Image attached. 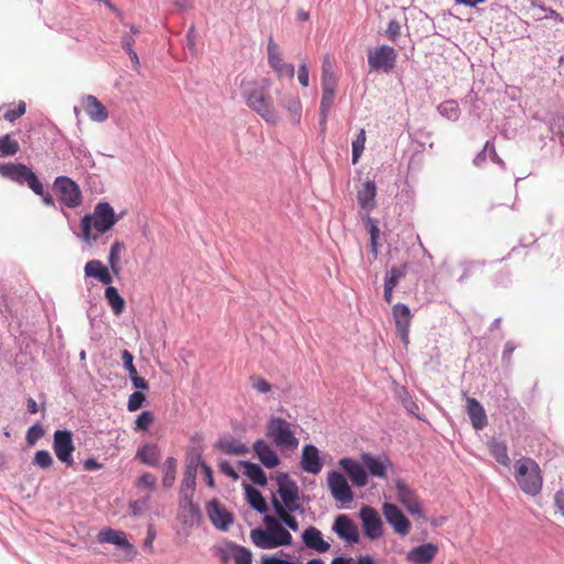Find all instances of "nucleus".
I'll return each instance as SVG.
<instances>
[{
  "label": "nucleus",
  "instance_id": "nucleus-62",
  "mask_svg": "<svg viewBox=\"0 0 564 564\" xmlns=\"http://www.w3.org/2000/svg\"><path fill=\"white\" fill-rule=\"evenodd\" d=\"M134 37L132 36V34H129V33H124L121 37V46L122 48L124 50L126 53H129L131 51H133V45H134Z\"/></svg>",
  "mask_w": 564,
  "mask_h": 564
},
{
  "label": "nucleus",
  "instance_id": "nucleus-6",
  "mask_svg": "<svg viewBox=\"0 0 564 564\" xmlns=\"http://www.w3.org/2000/svg\"><path fill=\"white\" fill-rule=\"evenodd\" d=\"M0 175L20 185L26 184L35 194H42V183L25 164L2 163L0 164Z\"/></svg>",
  "mask_w": 564,
  "mask_h": 564
},
{
  "label": "nucleus",
  "instance_id": "nucleus-13",
  "mask_svg": "<svg viewBox=\"0 0 564 564\" xmlns=\"http://www.w3.org/2000/svg\"><path fill=\"white\" fill-rule=\"evenodd\" d=\"M381 510L387 523L390 524L395 534L400 536H406L410 534V520L401 512L399 507L391 502H384Z\"/></svg>",
  "mask_w": 564,
  "mask_h": 564
},
{
  "label": "nucleus",
  "instance_id": "nucleus-33",
  "mask_svg": "<svg viewBox=\"0 0 564 564\" xmlns=\"http://www.w3.org/2000/svg\"><path fill=\"white\" fill-rule=\"evenodd\" d=\"M238 464L240 466L245 467V474L247 477L250 478L251 481L256 486H265L267 485V477L264 471L256 464V463H249L241 460Z\"/></svg>",
  "mask_w": 564,
  "mask_h": 564
},
{
  "label": "nucleus",
  "instance_id": "nucleus-56",
  "mask_svg": "<svg viewBox=\"0 0 564 564\" xmlns=\"http://www.w3.org/2000/svg\"><path fill=\"white\" fill-rule=\"evenodd\" d=\"M251 386L260 393H270L271 391V384L262 377L253 378V384Z\"/></svg>",
  "mask_w": 564,
  "mask_h": 564
},
{
  "label": "nucleus",
  "instance_id": "nucleus-38",
  "mask_svg": "<svg viewBox=\"0 0 564 564\" xmlns=\"http://www.w3.org/2000/svg\"><path fill=\"white\" fill-rule=\"evenodd\" d=\"M176 479V459L175 457H167L163 463V477L162 486L171 488L175 484Z\"/></svg>",
  "mask_w": 564,
  "mask_h": 564
},
{
  "label": "nucleus",
  "instance_id": "nucleus-60",
  "mask_svg": "<svg viewBox=\"0 0 564 564\" xmlns=\"http://www.w3.org/2000/svg\"><path fill=\"white\" fill-rule=\"evenodd\" d=\"M554 507L558 513L564 517V488L555 491Z\"/></svg>",
  "mask_w": 564,
  "mask_h": 564
},
{
  "label": "nucleus",
  "instance_id": "nucleus-23",
  "mask_svg": "<svg viewBox=\"0 0 564 564\" xmlns=\"http://www.w3.org/2000/svg\"><path fill=\"white\" fill-rule=\"evenodd\" d=\"M302 543L307 550L317 553H327L330 550L329 542L323 538L322 531L315 527H308L302 532Z\"/></svg>",
  "mask_w": 564,
  "mask_h": 564
},
{
  "label": "nucleus",
  "instance_id": "nucleus-39",
  "mask_svg": "<svg viewBox=\"0 0 564 564\" xmlns=\"http://www.w3.org/2000/svg\"><path fill=\"white\" fill-rule=\"evenodd\" d=\"M105 296L109 305L111 306L113 314H121L124 307V300L119 294L118 290L115 286L109 285L105 291Z\"/></svg>",
  "mask_w": 564,
  "mask_h": 564
},
{
  "label": "nucleus",
  "instance_id": "nucleus-53",
  "mask_svg": "<svg viewBox=\"0 0 564 564\" xmlns=\"http://www.w3.org/2000/svg\"><path fill=\"white\" fill-rule=\"evenodd\" d=\"M121 361H123V367L129 375H138V370L133 365V355L129 350H123L121 352Z\"/></svg>",
  "mask_w": 564,
  "mask_h": 564
},
{
  "label": "nucleus",
  "instance_id": "nucleus-45",
  "mask_svg": "<svg viewBox=\"0 0 564 564\" xmlns=\"http://www.w3.org/2000/svg\"><path fill=\"white\" fill-rule=\"evenodd\" d=\"M366 131L361 129L355 140L352 141V163L356 164L365 150Z\"/></svg>",
  "mask_w": 564,
  "mask_h": 564
},
{
  "label": "nucleus",
  "instance_id": "nucleus-11",
  "mask_svg": "<svg viewBox=\"0 0 564 564\" xmlns=\"http://www.w3.org/2000/svg\"><path fill=\"white\" fill-rule=\"evenodd\" d=\"M359 519H361L362 532L367 539L377 541L383 535V524L377 510L370 506H364L359 509Z\"/></svg>",
  "mask_w": 564,
  "mask_h": 564
},
{
  "label": "nucleus",
  "instance_id": "nucleus-40",
  "mask_svg": "<svg viewBox=\"0 0 564 564\" xmlns=\"http://www.w3.org/2000/svg\"><path fill=\"white\" fill-rule=\"evenodd\" d=\"M137 457L148 466H155L159 460V451L154 445H144L138 449Z\"/></svg>",
  "mask_w": 564,
  "mask_h": 564
},
{
  "label": "nucleus",
  "instance_id": "nucleus-19",
  "mask_svg": "<svg viewBox=\"0 0 564 564\" xmlns=\"http://www.w3.org/2000/svg\"><path fill=\"white\" fill-rule=\"evenodd\" d=\"M219 558H221L223 564H227L230 561L234 564H251L252 555L250 550L245 546L228 544L219 550Z\"/></svg>",
  "mask_w": 564,
  "mask_h": 564
},
{
  "label": "nucleus",
  "instance_id": "nucleus-32",
  "mask_svg": "<svg viewBox=\"0 0 564 564\" xmlns=\"http://www.w3.org/2000/svg\"><path fill=\"white\" fill-rule=\"evenodd\" d=\"M217 448L228 455H242L248 452L245 444L234 440L232 437H224L218 441Z\"/></svg>",
  "mask_w": 564,
  "mask_h": 564
},
{
  "label": "nucleus",
  "instance_id": "nucleus-52",
  "mask_svg": "<svg viewBox=\"0 0 564 564\" xmlns=\"http://www.w3.org/2000/svg\"><path fill=\"white\" fill-rule=\"evenodd\" d=\"M145 397L141 392H134L130 394L128 401V411L134 412L140 409V406L144 403Z\"/></svg>",
  "mask_w": 564,
  "mask_h": 564
},
{
  "label": "nucleus",
  "instance_id": "nucleus-42",
  "mask_svg": "<svg viewBox=\"0 0 564 564\" xmlns=\"http://www.w3.org/2000/svg\"><path fill=\"white\" fill-rule=\"evenodd\" d=\"M337 78L332 70L330 64L325 61L322 66V89L323 90H336Z\"/></svg>",
  "mask_w": 564,
  "mask_h": 564
},
{
  "label": "nucleus",
  "instance_id": "nucleus-4",
  "mask_svg": "<svg viewBox=\"0 0 564 564\" xmlns=\"http://www.w3.org/2000/svg\"><path fill=\"white\" fill-rule=\"evenodd\" d=\"M513 478L521 491L530 497L539 496L544 484L540 466L529 456H522L513 463Z\"/></svg>",
  "mask_w": 564,
  "mask_h": 564
},
{
  "label": "nucleus",
  "instance_id": "nucleus-9",
  "mask_svg": "<svg viewBox=\"0 0 564 564\" xmlns=\"http://www.w3.org/2000/svg\"><path fill=\"white\" fill-rule=\"evenodd\" d=\"M61 203L68 208H76L82 204L83 196L79 186L68 176H57L53 184Z\"/></svg>",
  "mask_w": 564,
  "mask_h": 564
},
{
  "label": "nucleus",
  "instance_id": "nucleus-14",
  "mask_svg": "<svg viewBox=\"0 0 564 564\" xmlns=\"http://www.w3.org/2000/svg\"><path fill=\"white\" fill-rule=\"evenodd\" d=\"M395 491L397 500L403 505L409 514L424 519L423 507L421 506L419 497L415 495L413 489L406 486L403 481L397 480Z\"/></svg>",
  "mask_w": 564,
  "mask_h": 564
},
{
  "label": "nucleus",
  "instance_id": "nucleus-2",
  "mask_svg": "<svg viewBox=\"0 0 564 564\" xmlns=\"http://www.w3.org/2000/svg\"><path fill=\"white\" fill-rule=\"evenodd\" d=\"M264 529L251 530L250 539L260 550H274L280 546L292 545V534L283 527L280 516H264Z\"/></svg>",
  "mask_w": 564,
  "mask_h": 564
},
{
  "label": "nucleus",
  "instance_id": "nucleus-57",
  "mask_svg": "<svg viewBox=\"0 0 564 564\" xmlns=\"http://www.w3.org/2000/svg\"><path fill=\"white\" fill-rule=\"evenodd\" d=\"M218 468H219V471H221V474L227 475L228 478H231L234 481H237L238 474L234 469V467L231 466L230 463L224 460L218 464Z\"/></svg>",
  "mask_w": 564,
  "mask_h": 564
},
{
  "label": "nucleus",
  "instance_id": "nucleus-15",
  "mask_svg": "<svg viewBox=\"0 0 564 564\" xmlns=\"http://www.w3.org/2000/svg\"><path fill=\"white\" fill-rule=\"evenodd\" d=\"M333 532L349 545L359 543L358 527L352 520H350L348 514L343 513L335 517Z\"/></svg>",
  "mask_w": 564,
  "mask_h": 564
},
{
  "label": "nucleus",
  "instance_id": "nucleus-31",
  "mask_svg": "<svg viewBox=\"0 0 564 564\" xmlns=\"http://www.w3.org/2000/svg\"><path fill=\"white\" fill-rule=\"evenodd\" d=\"M489 454L503 467H508L510 464V459L508 456V445L505 441H499L498 438H491L488 442Z\"/></svg>",
  "mask_w": 564,
  "mask_h": 564
},
{
  "label": "nucleus",
  "instance_id": "nucleus-55",
  "mask_svg": "<svg viewBox=\"0 0 564 564\" xmlns=\"http://www.w3.org/2000/svg\"><path fill=\"white\" fill-rule=\"evenodd\" d=\"M138 487L153 490L155 487V477L153 474L144 473L138 479Z\"/></svg>",
  "mask_w": 564,
  "mask_h": 564
},
{
  "label": "nucleus",
  "instance_id": "nucleus-17",
  "mask_svg": "<svg viewBox=\"0 0 564 564\" xmlns=\"http://www.w3.org/2000/svg\"><path fill=\"white\" fill-rule=\"evenodd\" d=\"M268 63L279 74V76H285L289 78L294 77V65L283 62L282 55L279 52V46L272 36L268 40Z\"/></svg>",
  "mask_w": 564,
  "mask_h": 564
},
{
  "label": "nucleus",
  "instance_id": "nucleus-63",
  "mask_svg": "<svg viewBox=\"0 0 564 564\" xmlns=\"http://www.w3.org/2000/svg\"><path fill=\"white\" fill-rule=\"evenodd\" d=\"M199 465H200V468H203V471H204V475H205V482H207V486L209 488H214L215 487V482H214L213 469L208 465H206L204 463L199 462Z\"/></svg>",
  "mask_w": 564,
  "mask_h": 564
},
{
  "label": "nucleus",
  "instance_id": "nucleus-22",
  "mask_svg": "<svg viewBox=\"0 0 564 564\" xmlns=\"http://www.w3.org/2000/svg\"><path fill=\"white\" fill-rule=\"evenodd\" d=\"M438 546L437 544L426 543L420 544L419 546L413 547L405 555V561L412 564H431L435 556H437Z\"/></svg>",
  "mask_w": 564,
  "mask_h": 564
},
{
  "label": "nucleus",
  "instance_id": "nucleus-37",
  "mask_svg": "<svg viewBox=\"0 0 564 564\" xmlns=\"http://www.w3.org/2000/svg\"><path fill=\"white\" fill-rule=\"evenodd\" d=\"M335 99V90H323L319 106V124L325 128L328 112L333 107Z\"/></svg>",
  "mask_w": 564,
  "mask_h": 564
},
{
  "label": "nucleus",
  "instance_id": "nucleus-36",
  "mask_svg": "<svg viewBox=\"0 0 564 564\" xmlns=\"http://www.w3.org/2000/svg\"><path fill=\"white\" fill-rule=\"evenodd\" d=\"M438 113L451 120L457 121L460 117V108L458 102L454 99L445 100L437 106Z\"/></svg>",
  "mask_w": 564,
  "mask_h": 564
},
{
  "label": "nucleus",
  "instance_id": "nucleus-27",
  "mask_svg": "<svg viewBox=\"0 0 564 564\" xmlns=\"http://www.w3.org/2000/svg\"><path fill=\"white\" fill-rule=\"evenodd\" d=\"M466 411L474 429L482 430L488 425V416H486L484 406L476 399L469 398L466 400Z\"/></svg>",
  "mask_w": 564,
  "mask_h": 564
},
{
  "label": "nucleus",
  "instance_id": "nucleus-3",
  "mask_svg": "<svg viewBox=\"0 0 564 564\" xmlns=\"http://www.w3.org/2000/svg\"><path fill=\"white\" fill-rule=\"evenodd\" d=\"M118 221L112 206L107 202L96 204L93 214L85 215L80 220L82 238L90 243L97 239V235H93V228L97 234L109 231Z\"/></svg>",
  "mask_w": 564,
  "mask_h": 564
},
{
  "label": "nucleus",
  "instance_id": "nucleus-16",
  "mask_svg": "<svg viewBox=\"0 0 564 564\" xmlns=\"http://www.w3.org/2000/svg\"><path fill=\"white\" fill-rule=\"evenodd\" d=\"M328 487L330 495H333L334 499L341 503H350L354 499V494L351 492L348 480L345 479L344 475L333 470L328 474Z\"/></svg>",
  "mask_w": 564,
  "mask_h": 564
},
{
  "label": "nucleus",
  "instance_id": "nucleus-29",
  "mask_svg": "<svg viewBox=\"0 0 564 564\" xmlns=\"http://www.w3.org/2000/svg\"><path fill=\"white\" fill-rule=\"evenodd\" d=\"M377 195V186L373 181H366L362 188L357 193L359 206L365 210H371L375 207V197Z\"/></svg>",
  "mask_w": 564,
  "mask_h": 564
},
{
  "label": "nucleus",
  "instance_id": "nucleus-48",
  "mask_svg": "<svg viewBox=\"0 0 564 564\" xmlns=\"http://www.w3.org/2000/svg\"><path fill=\"white\" fill-rule=\"evenodd\" d=\"M397 336L404 346H409V319H395Z\"/></svg>",
  "mask_w": 564,
  "mask_h": 564
},
{
  "label": "nucleus",
  "instance_id": "nucleus-51",
  "mask_svg": "<svg viewBox=\"0 0 564 564\" xmlns=\"http://www.w3.org/2000/svg\"><path fill=\"white\" fill-rule=\"evenodd\" d=\"M43 435V429L40 423L33 424L30 429L26 431V442L28 445L33 446L39 438H41Z\"/></svg>",
  "mask_w": 564,
  "mask_h": 564
},
{
  "label": "nucleus",
  "instance_id": "nucleus-26",
  "mask_svg": "<svg viewBox=\"0 0 564 564\" xmlns=\"http://www.w3.org/2000/svg\"><path fill=\"white\" fill-rule=\"evenodd\" d=\"M83 108L93 121L105 122L109 117L107 108L93 95L83 98Z\"/></svg>",
  "mask_w": 564,
  "mask_h": 564
},
{
  "label": "nucleus",
  "instance_id": "nucleus-10",
  "mask_svg": "<svg viewBox=\"0 0 564 564\" xmlns=\"http://www.w3.org/2000/svg\"><path fill=\"white\" fill-rule=\"evenodd\" d=\"M199 466V455L186 459L184 477H182L180 496L181 505L192 507L195 494L196 469Z\"/></svg>",
  "mask_w": 564,
  "mask_h": 564
},
{
  "label": "nucleus",
  "instance_id": "nucleus-47",
  "mask_svg": "<svg viewBox=\"0 0 564 564\" xmlns=\"http://www.w3.org/2000/svg\"><path fill=\"white\" fill-rule=\"evenodd\" d=\"M53 463L54 460L52 459L50 452L45 449L37 451L35 456H33V464L41 468L47 469Z\"/></svg>",
  "mask_w": 564,
  "mask_h": 564
},
{
  "label": "nucleus",
  "instance_id": "nucleus-34",
  "mask_svg": "<svg viewBox=\"0 0 564 564\" xmlns=\"http://www.w3.org/2000/svg\"><path fill=\"white\" fill-rule=\"evenodd\" d=\"M404 274V269L398 267H393L387 272L384 279V297L387 301L391 300L393 289Z\"/></svg>",
  "mask_w": 564,
  "mask_h": 564
},
{
  "label": "nucleus",
  "instance_id": "nucleus-54",
  "mask_svg": "<svg viewBox=\"0 0 564 564\" xmlns=\"http://www.w3.org/2000/svg\"><path fill=\"white\" fill-rule=\"evenodd\" d=\"M491 141H487L482 150L475 156L473 163L477 167H481L487 161V155L490 153Z\"/></svg>",
  "mask_w": 564,
  "mask_h": 564
},
{
  "label": "nucleus",
  "instance_id": "nucleus-30",
  "mask_svg": "<svg viewBox=\"0 0 564 564\" xmlns=\"http://www.w3.org/2000/svg\"><path fill=\"white\" fill-rule=\"evenodd\" d=\"M85 275L98 279L101 283L109 285L112 278L109 270L99 260H90L85 264Z\"/></svg>",
  "mask_w": 564,
  "mask_h": 564
},
{
  "label": "nucleus",
  "instance_id": "nucleus-35",
  "mask_svg": "<svg viewBox=\"0 0 564 564\" xmlns=\"http://www.w3.org/2000/svg\"><path fill=\"white\" fill-rule=\"evenodd\" d=\"M247 502L250 503V507L256 509L257 512L263 514L269 510L267 507L265 500L262 497L261 492L248 485H245Z\"/></svg>",
  "mask_w": 564,
  "mask_h": 564
},
{
  "label": "nucleus",
  "instance_id": "nucleus-25",
  "mask_svg": "<svg viewBox=\"0 0 564 564\" xmlns=\"http://www.w3.org/2000/svg\"><path fill=\"white\" fill-rule=\"evenodd\" d=\"M254 455L268 468H275L280 464L279 456L264 440H257L253 445Z\"/></svg>",
  "mask_w": 564,
  "mask_h": 564
},
{
  "label": "nucleus",
  "instance_id": "nucleus-41",
  "mask_svg": "<svg viewBox=\"0 0 564 564\" xmlns=\"http://www.w3.org/2000/svg\"><path fill=\"white\" fill-rule=\"evenodd\" d=\"M20 151L19 142L10 134L0 137V158L13 156Z\"/></svg>",
  "mask_w": 564,
  "mask_h": 564
},
{
  "label": "nucleus",
  "instance_id": "nucleus-59",
  "mask_svg": "<svg viewBox=\"0 0 564 564\" xmlns=\"http://www.w3.org/2000/svg\"><path fill=\"white\" fill-rule=\"evenodd\" d=\"M297 79L303 87H307L310 84L308 67L306 63H302L299 67Z\"/></svg>",
  "mask_w": 564,
  "mask_h": 564
},
{
  "label": "nucleus",
  "instance_id": "nucleus-58",
  "mask_svg": "<svg viewBox=\"0 0 564 564\" xmlns=\"http://www.w3.org/2000/svg\"><path fill=\"white\" fill-rule=\"evenodd\" d=\"M400 24L397 20H391L388 24V28H387V36L391 40V41H395L397 37L400 35Z\"/></svg>",
  "mask_w": 564,
  "mask_h": 564
},
{
  "label": "nucleus",
  "instance_id": "nucleus-61",
  "mask_svg": "<svg viewBox=\"0 0 564 564\" xmlns=\"http://www.w3.org/2000/svg\"><path fill=\"white\" fill-rule=\"evenodd\" d=\"M129 378H130V381H132L134 389H142V390L149 389L148 381L144 380V378L139 377V373L129 375Z\"/></svg>",
  "mask_w": 564,
  "mask_h": 564
},
{
  "label": "nucleus",
  "instance_id": "nucleus-24",
  "mask_svg": "<svg viewBox=\"0 0 564 564\" xmlns=\"http://www.w3.org/2000/svg\"><path fill=\"white\" fill-rule=\"evenodd\" d=\"M323 467L318 449L314 445H305L302 449L301 468L302 470L317 475Z\"/></svg>",
  "mask_w": 564,
  "mask_h": 564
},
{
  "label": "nucleus",
  "instance_id": "nucleus-44",
  "mask_svg": "<svg viewBox=\"0 0 564 564\" xmlns=\"http://www.w3.org/2000/svg\"><path fill=\"white\" fill-rule=\"evenodd\" d=\"M123 248H124L123 243L118 240L115 241L110 247L108 262H109L111 271L115 274L119 273L120 269L118 267V261H119L120 252L123 250Z\"/></svg>",
  "mask_w": 564,
  "mask_h": 564
},
{
  "label": "nucleus",
  "instance_id": "nucleus-50",
  "mask_svg": "<svg viewBox=\"0 0 564 564\" xmlns=\"http://www.w3.org/2000/svg\"><path fill=\"white\" fill-rule=\"evenodd\" d=\"M25 111H26L25 102L20 101L15 108L7 110L4 112L3 118L9 122H13L18 118L22 117L25 113Z\"/></svg>",
  "mask_w": 564,
  "mask_h": 564
},
{
  "label": "nucleus",
  "instance_id": "nucleus-43",
  "mask_svg": "<svg viewBox=\"0 0 564 564\" xmlns=\"http://www.w3.org/2000/svg\"><path fill=\"white\" fill-rule=\"evenodd\" d=\"M284 108L290 115V120L297 124L301 120L302 104L297 97H290L283 102Z\"/></svg>",
  "mask_w": 564,
  "mask_h": 564
},
{
  "label": "nucleus",
  "instance_id": "nucleus-7",
  "mask_svg": "<svg viewBox=\"0 0 564 564\" xmlns=\"http://www.w3.org/2000/svg\"><path fill=\"white\" fill-rule=\"evenodd\" d=\"M265 435L275 446L296 449L299 446V440L292 431V424L282 417H271L268 423V431Z\"/></svg>",
  "mask_w": 564,
  "mask_h": 564
},
{
  "label": "nucleus",
  "instance_id": "nucleus-28",
  "mask_svg": "<svg viewBox=\"0 0 564 564\" xmlns=\"http://www.w3.org/2000/svg\"><path fill=\"white\" fill-rule=\"evenodd\" d=\"M361 460L370 475L377 478H387V464L388 459L377 458L368 453H362Z\"/></svg>",
  "mask_w": 564,
  "mask_h": 564
},
{
  "label": "nucleus",
  "instance_id": "nucleus-49",
  "mask_svg": "<svg viewBox=\"0 0 564 564\" xmlns=\"http://www.w3.org/2000/svg\"><path fill=\"white\" fill-rule=\"evenodd\" d=\"M369 234H370V247L373 257L376 258L378 254V238H379V228L376 221L371 218L368 219Z\"/></svg>",
  "mask_w": 564,
  "mask_h": 564
},
{
  "label": "nucleus",
  "instance_id": "nucleus-8",
  "mask_svg": "<svg viewBox=\"0 0 564 564\" xmlns=\"http://www.w3.org/2000/svg\"><path fill=\"white\" fill-rule=\"evenodd\" d=\"M367 57L370 72L389 73L395 67L398 53L392 46L380 45L369 50Z\"/></svg>",
  "mask_w": 564,
  "mask_h": 564
},
{
  "label": "nucleus",
  "instance_id": "nucleus-12",
  "mask_svg": "<svg viewBox=\"0 0 564 564\" xmlns=\"http://www.w3.org/2000/svg\"><path fill=\"white\" fill-rule=\"evenodd\" d=\"M53 449L61 463L65 464L67 467H73V453L75 447L70 431L64 430L54 432Z\"/></svg>",
  "mask_w": 564,
  "mask_h": 564
},
{
  "label": "nucleus",
  "instance_id": "nucleus-5",
  "mask_svg": "<svg viewBox=\"0 0 564 564\" xmlns=\"http://www.w3.org/2000/svg\"><path fill=\"white\" fill-rule=\"evenodd\" d=\"M247 106L257 112L267 123L276 124L280 116L265 89L257 84L249 85L242 94Z\"/></svg>",
  "mask_w": 564,
  "mask_h": 564
},
{
  "label": "nucleus",
  "instance_id": "nucleus-21",
  "mask_svg": "<svg viewBox=\"0 0 564 564\" xmlns=\"http://www.w3.org/2000/svg\"><path fill=\"white\" fill-rule=\"evenodd\" d=\"M207 513L214 527L221 531H227L228 527L232 524V514L221 507L217 499L208 502Z\"/></svg>",
  "mask_w": 564,
  "mask_h": 564
},
{
  "label": "nucleus",
  "instance_id": "nucleus-20",
  "mask_svg": "<svg viewBox=\"0 0 564 564\" xmlns=\"http://www.w3.org/2000/svg\"><path fill=\"white\" fill-rule=\"evenodd\" d=\"M339 467L347 473L348 478L352 481V485L358 488H364L368 484L367 471L362 465L351 458L339 459Z\"/></svg>",
  "mask_w": 564,
  "mask_h": 564
},
{
  "label": "nucleus",
  "instance_id": "nucleus-18",
  "mask_svg": "<svg viewBox=\"0 0 564 564\" xmlns=\"http://www.w3.org/2000/svg\"><path fill=\"white\" fill-rule=\"evenodd\" d=\"M97 540H99V543H110L112 545L118 546L121 550H124L129 553L130 558H133L135 554L138 553L127 538L124 532L122 531H116L111 528H107L102 531H100L99 535H97Z\"/></svg>",
  "mask_w": 564,
  "mask_h": 564
},
{
  "label": "nucleus",
  "instance_id": "nucleus-46",
  "mask_svg": "<svg viewBox=\"0 0 564 564\" xmlns=\"http://www.w3.org/2000/svg\"><path fill=\"white\" fill-rule=\"evenodd\" d=\"M154 421V415L150 411H143L134 421V430L145 432Z\"/></svg>",
  "mask_w": 564,
  "mask_h": 564
},
{
  "label": "nucleus",
  "instance_id": "nucleus-64",
  "mask_svg": "<svg viewBox=\"0 0 564 564\" xmlns=\"http://www.w3.org/2000/svg\"><path fill=\"white\" fill-rule=\"evenodd\" d=\"M261 564H294V563L291 561H288V560H280L275 556H269V557H264L263 562H261Z\"/></svg>",
  "mask_w": 564,
  "mask_h": 564
},
{
  "label": "nucleus",
  "instance_id": "nucleus-1",
  "mask_svg": "<svg viewBox=\"0 0 564 564\" xmlns=\"http://www.w3.org/2000/svg\"><path fill=\"white\" fill-rule=\"evenodd\" d=\"M278 489L271 495V507L274 514L282 518L283 523L293 532L299 530V521L294 513L303 514V496L295 480L289 474H280L275 477Z\"/></svg>",
  "mask_w": 564,
  "mask_h": 564
}]
</instances>
